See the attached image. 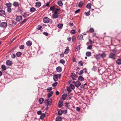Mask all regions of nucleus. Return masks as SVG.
Listing matches in <instances>:
<instances>
[{
  "label": "nucleus",
  "mask_w": 121,
  "mask_h": 121,
  "mask_svg": "<svg viewBox=\"0 0 121 121\" xmlns=\"http://www.w3.org/2000/svg\"><path fill=\"white\" fill-rule=\"evenodd\" d=\"M13 5L14 6L17 7L19 5V3L18 2L14 1L13 4Z\"/></svg>",
  "instance_id": "1a4fd4ad"
},
{
  "label": "nucleus",
  "mask_w": 121,
  "mask_h": 121,
  "mask_svg": "<svg viewBox=\"0 0 121 121\" xmlns=\"http://www.w3.org/2000/svg\"><path fill=\"white\" fill-rule=\"evenodd\" d=\"M71 76L73 79L75 80L76 79V78H75V75L73 73L71 74Z\"/></svg>",
  "instance_id": "37998d69"
},
{
  "label": "nucleus",
  "mask_w": 121,
  "mask_h": 121,
  "mask_svg": "<svg viewBox=\"0 0 121 121\" xmlns=\"http://www.w3.org/2000/svg\"><path fill=\"white\" fill-rule=\"evenodd\" d=\"M58 14H53L52 17L54 18H56L58 17Z\"/></svg>",
  "instance_id": "a211bd4d"
},
{
  "label": "nucleus",
  "mask_w": 121,
  "mask_h": 121,
  "mask_svg": "<svg viewBox=\"0 0 121 121\" xmlns=\"http://www.w3.org/2000/svg\"><path fill=\"white\" fill-rule=\"evenodd\" d=\"M83 73L84 72H83V70H82L80 71L79 74L80 75H81L82 74H83Z\"/></svg>",
  "instance_id": "bf43d9fd"
},
{
  "label": "nucleus",
  "mask_w": 121,
  "mask_h": 121,
  "mask_svg": "<svg viewBox=\"0 0 121 121\" xmlns=\"http://www.w3.org/2000/svg\"><path fill=\"white\" fill-rule=\"evenodd\" d=\"M53 93V92L52 91H51L48 94V98L51 96L52 95Z\"/></svg>",
  "instance_id": "aec40b11"
},
{
  "label": "nucleus",
  "mask_w": 121,
  "mask_h": 121,
  "mask_svg": "<svg viewBox=\"0 0 121 121\" xmlns=\"http://www.w3.org/2000/svg\"><path fill=\"white\" fill-rule=\"evenodd\" d=\"M50 10H52L54 11H55V9L54 8V6L51 7L50 8Z\"/></svg>",
  "instance_id": "a19ab883"
},
{
  "label": "nucleus",
  "mask_w": 121,
  "mask_h": 121,
  "mask_svg": "<svg viewBox=\"0 0 121 121\" xmlns=\"http://www.w3.org/2000/svg\"><path fill=\"white\" fill-rule=\"evenodd\" d=\"M69 24V25L71 26H73V24L72 22H70Z\"/></svg>",
  "instance_id": "052dcab7"
},
{
  "label": "nucleus",
  "mask_w": 121,
  "mask_h": 121,
  "mask_svg": "<svg viewBox=\"0 0 121 121\" xmlns=\"http://www.w3.org/2000/svg\"><path fill=\"white\" fill-rule=\"evenodd\" d=\"M26 44L28 46L30 47L32 45V43L31 41H29L26 42Z\"/></svg>",
  "instance_id": "2eb2a0df"
},
{
  "label": "nucleus",
  "mask_w": 121,
  "mask_h": 121,
  "mask_svg": "<svg viewBox=\"0 0 121 121\" xmlns=\"http://www.w3.org/2000/svg\"><path fill=\"white\" fill-rule=\"evenodd\" d=\"M7 25V23L5 22H3L0 24V26L2 27H5Z\"/></svg>",
  "instance_id": "39448f33"
},
{
  "label": "nucleus",
  "mask_w": 121,
  "mask_h": 121,
  "mask_svg": "<svg viewBox=\"0 0 121 121\" xmlns=\"http://www.w3.org/2000/svg\"><path fill=\"white\" fill-rule=\"evenodd\" d=\"M41 114L40 118L42 120L43 119L44 117L45 114L44 113H42Z\"/></svg>",
  "instance_id": "b1692460"
},
{
  "label": "nucleus",
  "mask_w": 121,
  "mask_h": 121,
  "mask_svg": "<svg viewBox=\"0 0 121 121\" xmlns=\"http://www.w3.org/2000/svg\"><path fill=\"white\" fill-rule=\"evenodd\" d=\"M57 3L59 6H61L63 5V4L61 1H58Z\"/></svg>",
  "instance_id": "72a5a7b5"
},
{
  "label": "nucleus",
  "mask_w": 121,
  "mask_h": 121,
  "mask_svg": "<svg viewBox=\"0 0 121 121\" xmlns=\"http://www.w3.org/2000/svg\"><path fill=\"white\" fill-rule=\"evenodd\" d=\"M1 68L4 70H5L6 69V67L4 65H2Z\"/></svg>",
  "instance_id": "c03bdc74"
},
{
  "label": "nucleus",
  "mask_w": 121,
  "mask_h": 121,
  "mask_svg": "<svg viewBox=\"0 0 121 121\" xmlns=\"http://www.w3.org/2000/svg\"><path fill=\"white\" fill-rule=\"evenodd\" d=\"M101 57V56L100 54L97 55L96 56V58L97 60L100 59Z\"/></svg>",
  "instance_id": "5701e85b"
},
{
  "label": "nucleus",
  "mask_w": 121,
  "mask_h": 121,
  "mask_svg": "<svg viewBox=\"0 0 121 121\" xmlns=\"http://www.w3.org/2000/svg\"><path fill=\"white\" fill-rule=\"evenodd\" d=\"M91 55V52H88L86 53V55L88 56H90Z\"/></svg>",
  "instance_id": "7c9ffc66"
},
{
  "label": "nucleus",
  "mask_w": 121,
  "mask_h": 121,
  "mask_svg": "<svg viewBox=\"0 0 121 121\" xmlns=\"http://www.w3.org/2000/svg\"><path fill=\"white\" fill-rule=\"evenodd\" d=\"M85 13L86 16H88L90 15V11H88L87 12H85Z\"/></svg>",
  "instance_id": "f704fd0d"
},
{
  "label": "nucleus",
  "mask_w": 121,
  "mask_h": 121,
  "mask_svg": "<svg viewBox=\"0 0 121 121\" xmlns=\"http://www.w3.org/2000/svg\"><path fill=\"white\" fill-rule=\"evenodd\" d=\"M52 87H48L47 88V90L48 91L50 92L52 90Z\"/></svg>",
  "instance_id": "4c0bfd02"
},
{
  "label": "nucleus",
  "mask_w": 121,
  "mask_h": 121,
  "mask_svg": "<svg viewBox=\"0 0 121 121\" xmlns=\"http://www.w3.org/2000/svg\"><path fill=\"white\" fill-rule=\"evenodd\" d=\"M92 48V46L90 45L89 46L87 47V49H91Z\"/></svg>",
  "instance_id": "5fc2aeb1"
},
{
  "label": "nucleus",
  "mask_w": 121,
  "mask_h": 121,
  "mask_svg": "<svg viewBox=\"0 0 121 121\" xmlns=\"http://www.w3.org/2000/svg\"><path fill=\"white\" fill-rule=\"evenodd\" d=\"M75 39L74 36H73L72 37V41L73 42L74 41V40Z\"/></svg>",
  "instance_id": "13d9d810"
},
{
  "label": "nucleus",
  "mask_w": 121,
  "mask_h": 121,
  "mask_svg": "<svg viewBox=\"0 0 121 121\" xmlns=\"http://www.w3.org/2000/svg\"><path fill=\"white\" fill-rule=\"evenodd\" d=\"M80 46L78 45V46L77 47L76 49V51H78L80 50Z\"/></svg>",
  "instance_id": "09e8293b"
},
{
  "label": "nucleus",
  "mask_w": 121,
  "mask_h": 121,
  "mask_svg": "<svg viewBox=\"0 0 121 121\" xmlns=\"http://www.w3.org/2000/svg\"><path fill=\"white\" fill-rule=\"evenodd\" d=\"M83 4V2H82V1H81L79 3V4H78L79 7L80 8L82 6Z\"/></svg>",
  "instance_id": "473e14b6"
},
{
  "label": "nucleus",
  "mask_w": 121,
  "mask_h": 121,
  "mask_svg": "<svg viewBox=\"0 0 121 121\" xmlns=\"http://www.w3.org/2000/svg\"><path fill=\"white\" fill-rule=\"evenodd\" d=\"M76 110L78 111H79L80 110V108L78 107H77L76 108Z\"/></svg>",
  "instance_id": "680f3d73"
},
{
  "label": "nucleus",
  "mask_w": 121,
  "mask_h": 121,
  "mask_svg": "<svg viewBox=\"0 0 121 121\" xmlns=\"http://www.w3.org/2000/svg\"><path fill=\"white\" fill-rule=\"evenodd\" d=\"M21 54L22 53L21 52H18L16 53V55L17 57H19L20 56Z\"/></svg>",
  "instance_id": "e433bc0d"
},
{
  "label": "nucleus",
  "mask_w": 121,
  "mask_h": 121,
  "mask_svg": "<svg viewBox=\"0 0 121 121\" xmlns=\"http://www.w3.org/2000/svg\"><path fill=\"white\" fill-rule=\"evenodd\" d=\"M12 9L10 8H8L7 10V11L9 13H10Z\"/></svg>",
  "instance_id": "58836bf2"
},
{
  "label": "nucleus",
  "mask_w": 121,
  "mask_h": 121,
  "mask_svg": "<svg viewBox=\"0 0 121 121\" xmlns=\"http://www.w3.org/2000/svg\"><path fill=\"white\" fill-rule=\"evenodd\" d=\"M67 39L68 41H70L71 40V37H68L67 38Z\"/></svg>",
  "instance_id": "774afa93"
},
{
  "label": "nucleus",
  "mask_w": 121,
  "mask_h": 121,
  "mask_svg": "<svg viewBox=\"0 0 121 121\" xmlns=\"http://www.w3.org/2000/svg\"><path fill=\"white\" fill-rule=\"evenodd\" d=\"M100 55H101V57L102 58H104L106 56V54L104 52H103Z\"/></svg>",
  "instance_id": "6ab92c4d"
},
{
  "label": "nucleus",
  "mask_w": 121,
  "mask_h": 121,
  "mask_svg": "<svg viewBox=\"0 0 121 121\" xmlns=\"http://www.w3.org/2000/svg\"><path fill=\"white\" fill-rule=\"evenodd\" d=\"M22 20V16H17V17L16 20L18 22Z\"/></svg>",
  "instance_id": "423d86ee"
},
{
  "label": "nucleus",
  "mask_w": 121,
  "mask_h": 121,
  "mask_svg": "<svg viewBox=\"0 0 121 121\" xmlns=\"http://www.w3.org/2000/svg\"><path fill=\"white\" fill-rule=\"evenodd\" d=\"M41 3L39 2H38L36 3L35 6L36 7L39 8L41 6Z\"/></svg>",
  "instance_id": "ddd939ff"
},
{
  "label": "nucleus",
  "mask_w": 121,
  "mask_h": 121,
  "mask_svg": "<svg viewBox=\"0 0 121 121\" xmlns=\"http://www.w3.org/2000/svg\"><path fill=\"white\" fill-rule=\"evenodd\" d=\"M89 31L90 33H92L94 31V30L92 28H91L89 30Z\"/></svg>",
  "instance_id": "ea45409f"
},
{
  "label": "nucleus",
  "mask_w": 121,
  "mask_h": 121,
  "mask_svg": "<svg viewBox=\"0 0 121 121\" xmlns=\"http://www.w3.org/2000/svg\"><path fill=\"white\" fill-rule=\"evenodd\" d=\"M43 34L46 36H47L48 35V33L46 32H44L43 33Z\"/></svg>",
  "instance_id": "69168bd1"
},
{
  "label": "nucleus",
  "mask_w": 121,
  "mask_h": 121,
  "mask_svg": "<svg viewBox=\"0 0 121 121\" xmlns=\"http://www.w3.org/2000/svg\"><path fill=\"white\" fill-rule=\"evenodd\" d=\"M68 103H66L65 104L67 108L69 107V106L68 105Z\"/></svg>",
  "instance_id": "338daca9"
},
{
  "label": "nucleus",
  "mask_w": 121,
  "mask_h": 121,
  "mask_svg": "<svg viewBox=\"0 0 121 121\" xmlns=\"http://www.w3.org/2000/svg\"><path fill=\"white\" fill-rule=\"evenodd\" d=\"M60 62L62 64H64L65 63V61L63 59L60 60Z\"/></svg>",
  "instance_id": "864d4df0"
},
{
  "label": "nucleus",
  "mask_w": 121,
  "mask_h": 121,
  "mask_svg": "<svg viewBox=\"0 0 121 121\" xmlns=\"http://www.w3.org/2000/svg\"><path fill=\"white\" fill-rule=\"evenodd\" d=\"M15 56V55L14 54H12L11 55V57L13 58H14Z\"/></svg>",
  "instance_id": "3c124183"
},
{
  "label": "nucleus",
  "mask_w": 121,
  "mask_h": 121,
  "mask_svg": "<svg viewBox=\"0 0 121 121\" xmlns=\"http://www.w3.org/2000/svg\"><path fill=\"white\" fill-rule=\"evenodd\" d=\"M44 99L43 98H41L39 100V102L40 104H42L43 102Z\"/></svg>",
  "instance_id": "f8f14e48"
},
{
  "label": "nucleus",
  "mask_w": 121,
  "mask_h": 121,
  "mask_svg": "<svg viewBox=\"0 0 121 121\" xmlns=\"http://www.w3.org/2000/svg\"><path fill=\"white\" fill-rule=\"evenodd\" d=\"M73 83L75 84V86L76 87H78L81 85V83L80 82L78 81L75 82H73Z\"/></svg>",
  "instance_id": "f03ea898"
},
{
  "label": "nucleus",
  "mask_w": 121,
  "mask_h": 121,
  "mask_svg": "<svg viewBox=\"0 0 121 121\" xmlns=\"http://www.w3.org/2000/svg\"><path fill=\"white\" fill-rule=\"evenodd\" d=\"M91 3H89L86 5V7L89 9H90L91 8Z\"/></svg>",
  "instance_id": "c9c22d12"
},
{
  "label": "nucleus",
  "mask_w": 121,
  "mask_h": 121,
  "mask_svg": "<svg viewBox=\"0 0 121 121\" xmlns=\"http://www.w3.org/2000/svg\"><path fill=\"white\" fill-rule=\"evenodd\" d=\"M63 102L61 100L59 101L58 103V106L59 107H61L63 105Z\"/></svg>",
  "instance_id": "9d476101"
},
{
  "label": "nucleus",
  "mask_w": 121,
  "mask_h": 121,
  "mask_svg": "<svg viewBox=\"0 0 121 121\" xmlns=\"http://www.w3.org/2000/svg\"><path fill=\"white\" fill-rule=\"evenodd\" d=\"M22 15L24 17L26 18L29 16V14H27L26 13H24L22 14Z\"/></svg>",
  "instance_id": "cd10ccee"
},
{
  "label": "nucleus",
  "mask_w": 121,
  "mask_h": 121,
  "mask_svg": "<svg viewBox=\"0 0 121 121\" xmlns=\"http://www.w3.org/2000/svg\"><path fill=\"white\" fill-rule=\"evenodd\" d=\"M67 48L65 49L64 52L66 54H68V53L69 52V49L68 47H67Z\"/></svg>",
  "instance_id": "393cba45"
},
{
  "label": "nucleus",
  "mask_w": 121,
  "mask_h": 121,
  "mask_svg": "<svg viewBox=\"0 0 121 121\" xmlns=\"http://www.w3.org/2000/svg\"><path fill=\"white\" fill-rule=\"evenodd\" d=\"M78 80L80 81H82L84 80V78L81 76L78 77Z\"/></svg>",
  "instance_id": "4468645a"
},
{
  "label": "nucleus",
  "mask_w": 121,
  "mask_h": 121,
  "mask_svg": "<svg viewBox=\"0 0 121 121\" xmlns=\"http://www.w3.org/2000/svg\"><path fill=\"white\" fill-rule=\"evenodd\" d=\"M6 64L7 65L9 66L11 65L12 64V62L9 60H7L6 61Z\"/></svg>",
  "instance_id": "6e6552de"
},
{
  "label": "nucleus",
  "mask_w": 121,
  "mask_h": 121,
  "mask_svg": "<svg viewBox=\"0 0 121 121\" xmlns=\"http://www.w3.org/2000/svg\"><path fill=\"white\" fill-rule=\"evenodd\" d=\"M6 5L8 8H10L12 6V4L10 3H7L6 4Z\"/></svg>",
  "instance_id": "a878e982"
},
{
  "label": "nucleus",
  "mask_w": 121,
  "mask_h": 121,
  "mask_svg": "<svg viewBox=\"0 0 121 121\" xmlns=\"http://www.w3.org/2000/svg\"><path fill=\"white\" fill-rule=\"evenodd\" d=\"M67 90L69 91V92H71V90L69 87H67Z\"/></svg>",
  "instance_id": "8fccbe9b"
},
{
  "label": "nucleus",
  "mask_w": 121,
  "mask_h": 121,
  "mask_svg": "<svg viewBox=\"0 0 121 121\" xmlns=\"http://www.w3.org/2000/svg\"><path fill=\"white\" fill-rule=\"evenodd\" d=\"M80 10V9H78L75 11V13H78L79 12Z\"/></svg>",
  "instance_id": "e2e57ef3"
},
{
  "label": "nucleus",
  "mask_w": 121,
  "mask_h": 121,
  "mask_svg": "<svg viewBox=\"0 0 121 121\" xmlns=\"http://www.w3.org/2000/svg\"><path fill=\"white\" fill-rule=\"evenodd\" d=\"M67 96V95L66 94H64L62 96V99L63 100H65L66 97Z\"/></svg>",
  "instance_id": "dca6fc26"
},
{
  "label": "nucleus",
  "mask_w": 121,
  "mask_h": 121,
  "mask_svg": "<svg viewBox=\"0 0 121 121\" xmlns=\"http://www.w3.org/2000/svg\"><path fill=\"white\" fill-rule=\"evenodd\" d=\"M78 38L79 40H82L83 39V36L82 35H79Z\"/></svg>",
  "instance_id": "bb28decb"
},
{
  "label": "nucleus",
  "mask_w": 121,
  "mask_h": 121,
  "mask_svg": "<svg viewBox=\"0 0 121 121\" xmlns=\"http://www.w3.org/2000/svg\"><path fill=\"white\" fill-rule=\"evenodd\" d=\"M24 48V45H21L20 46L19 48L21 49H22Z\"/></svg>",
  "instance_id": "603ef678"
},
{
  "label": "nucleus",
  "mask_w": 121,
  "mask_h": 121,
  "mask_svg": "<svg viewBox=\"0 0 121 121\" xmlns=\"http://www.w3.org/2000/svg\"><path fill=\"white\" fill-rule=\"evenodd\" d=\"M36 10L33 7H31L30 9V11L31 12H33L35 11Z\"/></svg>",
  "instance_id": "f3484780"
},
{
  "label": "nucleus",
  "mask_w": 121,
  "mask_h": 121,
  "mask_svg": "<svg viewBox=\"0 0 121 121\" xmlns=\"http://www.w3.org/2000/svg\"><path fill=\"white\" fill-rule=\"evenodd\" d=\"M70 86L72 89H74V86L72 84L70 85Z\"/></svg>",
  "instance_id": "a18cd8bd"
},
{
  "label": "nucleus",
  "mask_w": 121,
  "mask_h": 121,
  "mask_svg": "<svg viewBox=\"0 0 121 121\" xmlns=\"http://www.w3.org/2000/svg\"><path fill=\"white\" fill-rule=\"evenodd\" d=\"M27 20V19H25L20 24V25H22L23 23H25V22Z\"/></svg>",
  "instance_id": "79ce46f5"
},
{
  "label": "nucleus",
  "mask_w": 121,
  "mask_h": 121,
  "mask_svg": "<svg viewBox=\"0 0 121 121\" xmlns=\"http://www.w3.org/2000/svg\"><path fill=\"white\" fill-rule=\"evenodd\" d=\"M52 102V99L49 98L47 99L45 102V105H46L48 106L50 105Z\"/></svg>",
  "instance_id": "f257e3e1"
},
{
  "label": "nucleus",
  "mask_w": 121,
  "mask_h": 121,
  "mask_svg": "<svg viewBox=\"0 0 121 121\" xmlns=\"http://www.w3.org/2000/svg\"><path fill=\"white\" fill-rule=\"evenodd\" d=\"M71 32L73 34H74L75 33V30H72L71 31Z\"/></svg>",
  "instance_id": "0e129e2a"
},
{
  "label": "nucleus",
  "mask_w": 121,
  "mask_h": 121,
  "mask_svg": "<svg viewBox=\"0 0 121 121\" xmlns=\"http://www.w3.org/2000/svg\"><path fill=\"white\" fill-rule=\"evenodd\" d=\"M58 77L56 75H54L53 77V79L54 81L55 82L57 81Z\"/></svg>",
  "instance_id": "412c9836"
},
{
  "label": "nucleus",
  "mask_w": 121,
  "mask_h": 121,
  "mask_svg": "<svg viewBox=\"0 0 121 121\" xmlns=\"http://www.w3.org/2000/svg\"><path fill=\"white\" fill-rule=\"evenodd\" d=\"M63 111L61 110H59L58 112V114L59 115H61L63 113Z\"/></svg>",
  "instance_id": "c85d7f7f"
},
{
  "label": "nucleus",
  "mask_w": 121,
  "mask_h": 121,
  "mask_svg": "<svg viewBox=\"0 0 121 121\" xmlns=\"http://www.w3.org/2000/svg\"><path fill=\"white\" fill-rule=\"evenodd\" d=\"M61 118L60 117H57L56 118V121H61Z\"/></svg>",
  "instance_id": "c756f323"
},
{
  "label": "nucleus",
  "mask_w": 121,
  "mask_h": 121,
  "mask_svg": "<svg viewBox=\"0 0 121 121\" xmlns=\"http://www.w3.org/2000/svg\"><path fill=\"white\" fill-rule=\"evenodd\" d=\"M57 83H58L57 82H56L53 84L52 86L53 87H55L57 86Z\"/></svg>",
  "instance_id": "49530a36"
},
{
  "label": "nucleus",
  "mask_w": 121,
  "mask_h": 121,
  "mask_svg": "<svg viewBox=\"0 0 121 121\" xmlns=\"http://www.w3.org/2000/svg\"><path fill=\"white\" fill-rule=\"evenodd\" d=\"M116 63L119 65L121 64V59H118L116 61Z\"/></svg>",
  "instance_id": "4be33fe9"
},
{
  "label": "nucleus",
  "mask_w": 121,
  "mask_h": 121,
  "mask_svg": "<svg viewBox=\"0 0 121 121\" xmlns=\"http://www.w3.org/2000/svg\"><path fill=\"white\" fill-rule=\"evenodd\" d=\"M42 27L40 25H38L37 26V29L38 30H39L41 29Z\"/></svg>",
  "instance_id": "de8ad7c7"
},
{
  "label": "nucleus",
  "mask_w": 121,
  "mask_h": 121,
  "mask_svg": "<svg viewBox=\"0 0 121 121\" xmlns=\"http://www.w3.org/2000/svg\"><path fill=\"white\" fill-rule=\"evenodd\" d=\"M78 64L80 65L81 66H82L83 65L82 62V61H79L78 62Z\"/></svg>",
  "instance_id": "6e6d98bb"
},
{
  "label": "nucleus",
  "mask_w": 121,
  "mask_h": 121,
  "mask_svg": "<svg viewBox=\"0 0 121 121\" xmlns=\"http://www.w3.org/2000/svg\"><path fill=\"white\" fill-rule=\"evenodd\" d=\"M57 71L58 72H60L62 71V68L60 66L57 67L56 68Z\"/></svg>",
  "instance_id": "9b49d317"
},
{
  "label": "nucleus",
  "mask_w": 121,
  "mask_h": 121,
  "mask_svg": "<svg viewBox=\"0 0 121 121\" xmlns=\"http://www.w3.org/2000/svg\"><path fill=\"white\" fill-rule=\"evenodd\" d=\"M49 19L47 17H44L43 19V22L45 23H48L49 22Z\"/></svg>",
  "instance_id": "20e7f679"
},
{
  "label": "nucleus",
  "mask_w": 121,
  "mask_h": 121,
  "mask_svg": "<svg viewBox=\"0 0 121 121\" xmlns=\"http://www.w3.org/2000/svg\"><path fill=\"white\" fill-rule=\"evenodd\" d=\"M109 57L113 59H115L116 57L115 54L114 53H111L109 55Z\"/></svg>",
  "instance_id": "7ed1b4c3"
},
{
  "label": "nucleus",
  "mask_w": 121,
  "mask_h": 121,
  "mask_svg": "<svg viewBox=\"0 0 121 121\" xmlns=\"http://www.w3.org/2000/svg\"><path fill=\"white\" fill-rule=\"evenodd\" d=\"M0 15L1 16H4L5 15V12L4 10H0Z\"/></svg>",
  "instance_id": "0eeeda50"
},
{
  "label": "nucleus",
  "mask_w": 121,
  "mask_h": 121,
  "mask_svg": "<svg viewBox=\"0 0 121 121\" xmlns=\"http://www.w3.org/2000/svg\"><path fill=\"white\" fill-rule=\"evenodd\" d=\"M63 25L62 24H58L57 25V27L61 29L62 28Z\"/></svg>",
  "instance_id": "2f4dec72"
},
{
  "label": "nucleus",
  "mask_w": 121,
  "mask_h": 121,
  "mask_svg": "<svg viewBox=\"0 0 121 121\" xmlns=\"http://www.w3.org/2000/svg\"><path fill=\"white\" fill-rule=\"evenodd\" d=\"M37 114L38 115H41L42 114V112L41 111H38L37 112Z\"/></svg>",
  "instance_id": "4d7b16f0"
}]
</instances>
